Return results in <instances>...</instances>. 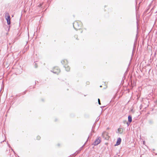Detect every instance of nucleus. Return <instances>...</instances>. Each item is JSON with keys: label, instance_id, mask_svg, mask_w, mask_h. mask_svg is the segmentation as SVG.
Instances as JSON below:
<instances>
[{"label": "nucleus", "instance_id": "obj_1", "mask_svg": "<svg viewBox=\"0 0 157 157\" xmlns=\"http://www.w3.org/2000/svg\"><path fill=\"white\" fill-rule=\"evenodd\" d=\"M73 25L74 28L75 29H80L81 27V24L80 22L75 21Z\"/></svg>", "mask_w": 157, "mask_h": 157}, {"label": "nucleus", "instance_id": "obj_2", "mask_svg": "<svg viewBox=\"0 0 157 157\" xmlns=\"http://www.w3.org/2000/svg\"><path fill=\"white\" fill-rule=\"evenodd\" d=\"M101 141V139L100 137H98V138L95 140L94 142L93 143V145L96 146L98 145Z\"/></svg>", "mask_w": 157, "mask_h": 157}, {"label": "nucleus", "instance_id": "obj_3", "mask_svg": "<svg viewBox=\"0 0 157 157\" xmlns=\"http://www.w3.org/2000/svg\"><path fill=\"white\" fill-rule=\"evenodd\" d=\"M5 17L7 24L8 25H10V17L9 15V13H6L5 14Z\"/></svg>", "mask_w": 157, "mask_h": 157}, {"label": "nucleus", "instance_id": "obj_4", "mask_svg": "<svg viewBox=\"0 0 157 157\" xmlns=\"http://www.w3.org/2000/svg\"><path fill=\"white\" fill-rule=\"evenodd\" d=\"M102 136L103 138L106 140H108L109 138V136L108 135V133L106 132H103Z\"/></svg>", "mask_w": 157, "mask_h": 157}, {"label": "nucleus", "instance_id": "obj_5", "mask_svg": "<svg viewBox=\"0 0 157 157\" xmlns=\"http://www.w3.org/2000/svg\"><path fill=\"white\" fill-rule=\"evenodd\" d=\"M52 71L53 73L58 74L59 73L60 70L58 67H55L54 68Z\"/></svg>", "mask_w": 157, "mask_h": 157}, {"label": "nucleus", "instance_id": "obj_6", "mask_svg": "<svg viewBox=\"0 0 157 157\" xmlns=\"http://www.w3.org/2000/svg\"><path fill=\"white\" fill-rule=\"evenodd\" d=\"M123 132V129L122 128H120L118 129L117 132L120 134H122Z\"/></svg>", "mask_w": 157, "mask_h": 157}, {"label": "nucleus", "instance_id": "obj_7", "mask_svg": "<svg viewBox=\"0 0 157 157\" xmlns=\"http://www.w3.org/2000/svg\"><path fill=\"white\" fill-rule=\"evenodd\" d=\"M121 141V139L120 138H118L117 140V143L115 144V145H119Z\"/></svg>", "mask_w": 157, "mask_h": 157}, {"label": "nucleus", "instance_id": "obj_8", "mask_svg": "<svg viewBox=\"0 0 157 157\" xmlns=\"http://www.w3.org/2000/svg\"><path fill=\"white\" fill-rule=\"evenodd\" d=\"M64 67L66 69V71H69L70 70V67L69 66H68L67 65H65L64 66Z\"/></svg>", "mask_w": 157, "mask_h": 157}, {"label": "nucleus", "instance_id": "obj_9", "mask_svg": "<svg viewBox=\"0 0 157 157\" xmlns=\"http://www.w3.org/2000/svg\"><path fill=\"white\" fill-rule=\"evenodd\" d=\"M132 121V117L130 116H128V121L129 122H131Z\"/></svg>", "mask_w": 157, "mask_h": 157}, {"label": "nucleus", "instance_id": "obj_10", "mask_svg": "<svg viewBox=\"0 0 157 157\" xmlns=\"http://www.w3.org/2000/svg\"><path fill=\"white\" fill-rule=\"evenodd\" d=\"M40 136H37V139L38 140H39L40 139Z\"/></svg>", "mask_w": 157, "mask_h": 157}, {"label": "nucleus", "instance_id": "obj_11", "mask_svg": "<svg viewBox=\"0 0 157 157\" xmlns=\"http://www.w3.org/2000/svg\"><path fill=\"white\" fill-rule=\"evenodd\" d=\"M98 104H99V105H100V104H101V103H100V99H98Z\"/></svg>", "mask_w": 157, "mask_h": 157}, {"label": "nucleus", "instance_id": "obj_12", "mask_svg": "<svg viewBox=\"0 0 157 157\" xmlns=\"http://www.w3.org/2000/svg\"><path fill=\"white\" fill-rule=\"evenodd\" d=\"M64 62V61H61V63H62L63 64V63Z\"/></svg>", "mask_w": 157, "mask_h": 157}, {"label": "nucleus", "instance_id": "obj_13", "mask_svg": "<svg viewBox=\"0 0 157 157\" xmlns=\"http://www.w3.org/2000/svg\"><path fill=\"white\" fill-rule=\"evenodd\" d=\"M82 147H83V146L82 147H81L80 149H81L82 148Z\"/></svg>", "mask_w": 157, "mask_h": 157}, {"label": "nucleus", "instance_id": "obj_14", "mask_svg": "<svg viewBox=\"0 0 157 157\" xmlns=\"http://www.w3.org/2000/svg\"><path fill=\"white\" fill-rule=\"evenodd\" d=\"M29 35V33H28V35Z\"/></svg>", "mask_w": 157, "mask_h": 157}]
</instances>
